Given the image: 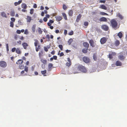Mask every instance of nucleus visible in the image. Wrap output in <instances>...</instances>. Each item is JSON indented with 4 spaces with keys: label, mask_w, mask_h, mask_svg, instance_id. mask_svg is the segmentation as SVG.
<instances>
[{
    "label": "nucleus",
    "mask_w": 127,
    "mask_h": 127,
    "mask_svg": "<svg viewBox=\"0 0 127 127\" xmlns=\"http://www.w3.org/2000/svg\"><path fill=\"white\" fill-rule=\"evenodd\" d=\"M74 73L75 74L78 73L79 70L84 73H86L87 71V70L86 68L81 65H79L77 68H74Z\"/></svg>",
    "instance_id": "nucleus-1"
},
{
    "label": "nucleus",
    "mask_w": 127,
    "mask_h": 127,
    "mask_svg": "<svg viewBox=\"0 0 127 127\" xmlns=\"http://www.w3.org/2000/svg\"><path fill=\"white\" fill-rule=\"evenodd\" d=\"M110 22L111 26L114 29L116 30L119 28L120 26L118 25L116 19H112L110 21Z\"/></svg>",
    "instance_id": "nucleus-2"
},
{
    "label": "nucleus",
    "mask_w": 127,
    "mask_h": 127,
    "mask_svg": "<svg viewBox=\"0 0 127 127\" xmlns=\"http://www.w3.org/2000/svg\"><path fill=\"white\" fill-rule=\"evenodd\" d=\"M118 57L120 60L123 61L126 58V56L125 54L122 53H120Z\"/></svg>",
    "instance_id": "nucleus-3"
},
{
    "label": "nucleus",
    "mask_w": 127,
    "mask_h": 127,
    "mask_svg": "<svg viewBox=\"0 0 127 127\" xmlns=\"http://www.w3.org/2000/svg\"><path fill=\"white\" fill-rule=\"evenodd\" d=\"M7 64L6 62L4 61H0V66L3 68H5L7 66Z\"/></svg>",
    "instance_id": "nucleus-4"
},
{
    "label": "nucleus",
    "mask_w": 127,
    "mask_h": 127,
    "mask_svg": "<svg viewBox=\"0 0 127 127\" xmlns=\"http://www.w3.org/2000/svg\"><path fill=\"white\" fill-rule=\"evenodd\" d=\"M83 61L86 63H88L90 62V60L89 58L86 57H84L82 58Z\"/></svg>",
    "instance_id": "nucleus-5"
},
{
    "label": "nucleus",
    "mask_w": 127,
    "mask_h": 127,
    "mask_svg": "<svg viewBox=\"0 0 127 127\" xmlns=\"http://www.w3.org/2000/svg\"><path fill=\"white\" fill-rule=\"evenodd\" d=\"M107 38L105 37H103L101 38L100 42L101 44H103L105 43L107 41Z\"/></svg>",
    "instance_id": "nucleus-6"
},
{
    "label": "nucleus",
    "mask_w": 127,
    "mask_h": 127,
    "mask_svg": "<svg viewBox=\"0 0 127 127\" xmlns=\"http://www.w3.org/2000/svg\"><path fill=\"white\" fill-rule=\"evenodd\" d=\"M101 28L102 29L105 31H107L109 29L108 27L105 25H102L101 26Z\"/></svg>",
    "instance_id": "nucleus-7"
},
{
    "label": "nucleus",
    "mask_w": 127,
    "mask_h": 127,
    "mask_svg": "<svg viewBox=\"0 0 127 127\" xmlns=\"http://www.w3.org/2000/svg\"><path fill=\"white\" fill-rule=\"evenodd\" d=\"M28 70V67L27 66H25V68L24 69V70H22L21 72V74H23L24 72V71H25L26 72H27Z\"/></svg>",
    "instance_id": "nucleus-8"
},
{
    "label": "nucleus",
    "mask_w": 127,
    "mask_h": 127,
    "mask_svg": "<svg viewBox=\"0 0 127 127\" xmlns=\"http://www.w3.org/2000/svg\"><path fill=\"white\" fill-rule=\"evenodd\" d=\"M89 42L91 46L92 47H95V45L93 40L92 39H91Z\"/></svg>",
    "instance_id": "nucleus-9"
},
{
    "label": "nucleus",
    "mask_w": 127,
    "mask_h": 127,
    "mask_svg": "<svg viewBox=\"0 0 127 127\" xmlns=\"http://www.w3.org/2000/svg\"><path fill=\"white\" fill-rule=\"evenodd\" d=\"M99 20L100 22H106L107 21L106 18L103 17L100 18Z\"/></svg>",
    "instance_id": "nucleus-10"
},
{
    "label": "nucleus",
    "mask_w": 127,
    "mask_h": 127,
    "mask_svg": "<svg viewBox=\"0 0 127 127\" xmlns=\"http://www.w3.org/2000/svg\"><path fill=\"white\" fill-rule=\"evenodd\" d=\"M55 18L56 19V20L57 21H61L62 19V17L59 16H55Z\"/></svg>",
    "instance_id": "nucleus-11"
},
{
    "label": "nucleus",
    "mask_w": 127,
    "mask_h": 127,
    "mask_svg": "<svg viewBox=\"0 0 127 127\" xmlns=\"http://www.w3.org/2000/svg\"><path fill=\"white\" fill-rule=\"evenodd\" d=\"M10 15L12 17L14 16L15 15V12L13 9H11L10 12Z\"/></svg>",
    "instance_id": "nucleus-12"
},
{
    "label": "nucleus",
    "mask_w": 127,
    "mask_h": 127,
    "mask_svg": "<svg viewBox=\"0 0 127 127\" xmlns=\"http://www.w3.org/2000/svg\"><path fill=\"white\" fill-rule=\"evenodd\" d=\"M23 61L21 59L19 60L16 62V64H17L19 65L22 64L23 63Z\"/></svg>",
    "instance_id": "nucleus-13"
},
{
    "label": "nucleus",
    "mask_w": 127,
    "mask_h": 127,
    "mask_svg": "<svg viewBox=\"0 0 127 127\" xmlns=\"http://www.w3.org/2000/svg\"><path fill=\"white\" fill-rule=\"evenodd\" d=\"M115 64L116 66H121L122 65V64L121 62L119 61H117L116 63Z\"/></svg>",
    "instance_id": "nucleus-14"
},
{
    "label": "nucleus",
    "mask_w": 127,
    "mask_h": 127,
    "mask_svg": "<svg viewBox=\"0 0 127 127\" xmlns=\"http://www.w3.org/2000/svg\"><path fill=\"white\" fill-rule=\"evenodd\" d=\"M117 16L121 20H123L124 19L123 16L120 13H118L117 14Z\"/></svg>",
    "instance_id": "nucleus-15"
},
{
    "label": "nucleus",
    "mask_w": 127,
    "mask_h": 127,
    "mask_svg": "<svg viewBox=\"0 0 127 127\" xmlns=\"http://www.w3.org/2000/svg\"><path fill=\"white\" fill-rule=\"evenodd\" d=\"M83 45L84 47L87 48H88L89 47V44L87 42H84L83 43Z\"/></svg>",
    "instance_id": "nucleus-16"
},
{
    "label": "nucleus",
    "mask_w": 127,
    "mask_h": 127,
    "mask_svg": "<svg viewBox=\"0 0 127 127\" xmlns=\"http://www.w3.org/2000/svg\"><path fill=\"white\" fill-rule=\"evenodd\" d=\"M73 13V11L72 10H69L68 12V14L70 16H72Z\"/></svg>",
    "instance_id": "nucleus-17"
},
{
    "label": "nucleus",
    "mask_w": 127,
    "mask_h": 127,
    "mask_svg": "<svg viewBox=\"0 0 127 127\" xmlns=\"http://www.w3.org/2000/svg\"><path fill=\"white\" fill-rule=\"evenodd\" d=\"M81 15L80 14H79L77 16L76 19V21L77 22H78L79 21L81 17Z\"/></svg>",
    "instance_id": "nucleus-18"
},
{
    "label": "nucleus",
    "mask_w": 127,
    "mask_h": 127,
    "mask_svg": "<svg viewBox=\"0 0 127 127\" xmlns=\"http://www.w3.org/2000/svg\"><path fill=\"white\" fill-rule=\"evenodd\" d=\"M36 25L34 24L32 26V30L33 31V33L35 32L36 30Z\"/></svg>",
    "instance_id": "nucleus-19"
},
{
    "label": "nucleus",
    "mask_w": 127,
    "mask_h": 127,
    "mask_svg": "<svg viewBox=\"0 0 127 127\" xmlns=\"http://www.w3.org/2000/svg\"><path fill=\"white\" fill-rule=\"evenodd\" d=\"M99 8L105 10H106L107 9V7L105 5H101Z\"/></svg>",
    "instance_id": "nucleus-20"
},
{
    "label": "nucleus",
    "mask_w": 127,
    "mask_h": 127,
    "mask_svg": "<svg viewBox=\"0 0 127 127\" xmlns=\"http://www.w3.org/2000/svg\"><path fill=\"white\" fill-rule=\"evenodd\" d=\"M22 45L24 47V48L25 49H27V47L28 46V44L26 43H23L22 44Z\"/></svg>",
    "instance_id": "nucleus-21"
},
{
    "label": "nucleus",
    "mask_w": 127,
    "mask_h": 127,
    "mask_svg": "<svg viewBox=\"0 0 127 127\" xmlns=\"http://www.w3.org/2000/svg\"><path fill=\"white\" fill-rule=\"evenodd\" d=\"M54 21L51 20H50L49 21V22L47 23V25L48 26H50L51 25V24L53 23Z\"/></svg>",
    "instance_id": "nucleus-22"
},
{
    "label": "nucleus",
    "mask_w": 127,
    "mask_h": 127,
    "mask_svg": "<svg viewBox=\"0 0 127 127\" xmlns=\"http://www.w3.org/2000/svg\"><path fill=\"white\" fill-rule=\"evenodd\" d=\"M26 19L27 20V22H30L32 20V18L30 16H27Z\"/></svg>",
    "instance_id": "nucleus-23"
},
{
    "label": "nucleus",
    "mask_w": 127,
    "mask_h": 127,
    "mask_svg": "<svg viewBox=\"0 0 127 127\" xmlns=\"http://www.w3.org/2000/svg\"><path fill=\"white\" fill-rule=\"evenodd\" d=\"M120 44V42L118 40H116L115 42V45L116 46H118Z\"/></svg>",
    "instance_id": "nucleus-24"
},
{
    "label": "nucleus",
    "mask_w": 127,
    "mask_h": 127,
    "mask_svg": "<svg viewBox=\"0 0 127 127\" xmlns=\"http://www.w3.org/2000/svg\"><path fill=\"white\" fill-rule=\"evenodd\" d=\"M22 0H19L18 2H15L14 3V4L15 6H16L18 5L19 4L22 2Z\"/></svg>",
    "instance_id": "nucleus-25"
},
{
    "label": "nucleus",
    "mask_w": 127,
    "mask_h": 127,
    "mask_svg": "<svg viewBox=\"0 0 127 127\" xmlns=\"http://www.w3.org/2000/svg\"><path fill=\"white\" fill-rule=\"evenodd\" d=\"M21 6L22 8L24 9H26L27 7L26 4L25 3H22V4Z\"/></svg>",
    "instance_id": "nucleus-26"
},
{
    "label": "nucleus",
    "mask_w": 127,
    "mask_h": 127,
    "mask_svg": "<svg viewBox=\"0 0 127 127\" xmlns=\"http://www.w3.org/2000/svg\"><path fill=\"white\" fill-rule=\"evenodd\" d=\"M16 52L18 54H20L21 53V52L18 48H17L16 49Z\"/></svg>",
    "instance_id": "nucleus-27"
},
{
    "label": "nucleus",
    "mask_w": 127,
    "mask_h": 127,
    "mask_svg": "<svg viewBox=\"0 0 127 127\" xmlns=\"http://www.w3.org/2000/svg\"><path fill=\"white\" fill-rule=\"evenodd\" d=\"M117 35L119 37L121 38L123 36V34L122 32H120Z\"/></svg>",
    "instance_id": "nucleus-28"
},
{
    "label": "nucleus",
    "mask_w": 127,
    "mask_h": 127,
    "mask_svg": "<svg viewBox=\"0 0 127 127\" xmlns=\"http://www.w3.org/2000/svg\"><path fill=\"white\" fill-rule=\"evenodd\" d=\"M62 15L64 17V19L65 20H67V17L65 13H62Z\"/></svg>",
    "instance_id": "nucleus-29"
},
{
    "label": "nucleus",
    "mask_w": 127,
    "mask_h": 127,
    "mask_svg": "<svg viewBox=\"0 0 127 127\" xmlns=\"http://www.w3.org/2000/svg\"><path fill=\"white\" fill-rule=\"evenodd\" d=\"M34 41H35L34 42V45L35 47H37L38 43V41L37 39H35Z\"/></svg>",
    "instance_id": "nucleus-30"
},
{
    "label": "nucleus",
    "mask_w": 127,
    "mask_h": 127,
    "mask_svg": "<svg viewBox=\"0 0 127 127\" xmlns=\"http://www.w3.org/2000/svg\"><path fill=\"white\" fill-rule=\"evenodd\" d=\"M41 47L40 45H38V47H35V50L36 52H38L39 50L40 49Z\"/></svg>",
    "instance_id": "nucleus-31"
},
{
    "label": "nucleus",
    "mask_w": 127,
    "mask_h": 127,
    "mask_svg": "<svg viewBox=\"0 0 127 127\" xmlns=\"http://www.w3.org/2000/svg\"><path fill=\"white\" fill-rule=\"evenodd\" d=\"M19 67L20 69H23L24 68V67L25 68V67H24V65H22L21 64L19 65Z\"/></svg>",
    "instance_id": "nucleus-32"
},
{
    "label": "nucleus",
    "mask_w": 127,
    "mask_h": 127,
    "mask_svg": "<svg viewBox=\"0 0 127 127\" xmlns=\"http://www.w3.org/2000/svg\"><path fill=\"white\" fill-rule=\"evenodd\" d=\"M2 16L3 17L7 18V16L5 13L4 12H2L1 13Z\"/></svg>",
    "instance_id": "nucleus-33"
},
{
    "label": "nucleus",
    "mask_w": 127,
    "mask_h": 127,
    "mask_svg": "<svg viewBox=\"0 0 127 127\" xmlns=\"http://www.w3.org/2000/svg\"><path fill=\"white\" fill-rule=\"evenodd\" d=\"M88 49L87 48L86 49H83L82 50V51L84 53H86L88 52Z\"/></svg>",
    "instance_id": "nucleus-34"
},
{
    "label": "nucleus",
    "mask_w": 127,
    "mask_h": 127,
    "mask_svg": "<svg viewBox=\"0 0 127 127\" xmlns=\"http://www.w3.org/2000/svg\"><path fill=\"white\" fill-rule=\"evenodd\" d=\"M41 61L44 64H46L47 62V61L46 60H44L42 59L41 60Z\"/></svg>",
    "instance_id": "nucleus-35"
},
{
    "label": "nucleus",
    "mask_w": 127,
    "mask_h": 127,
    "mask_svg": "<svg viewBox=\"0 0 127 127\" xmlns=\"http://www.w3.org/2000/svg\"><path fill=\"white\" fill-rule=\"evenodd\" d=\"M73 39L72 38L70 39L68 41L69 45H70L73 41Z\"/></svg>",
    "instance_id": "nucleus-36"
},
{
    "label": "nucleus",
    "mask_w": 127,
    "mask_h": 127,
    "mask_svg": "<svg viewBox=\"0 0 127 127\" xmlns=\"http://www.w3.org/2000/svg\"><path fill=\"white\" fill-rule=\"evenodd\" d=\"M71 63H72L67 62L66 64V65L67 66L69 67L71 65Z\"/></svg>",
    "instance_id": "nucleus-37"
},
{
    "label": "nucleus",
    "mask_w": 127,
    "mask_h": 127,
    "mask_svg": "<svg viewBox=\"0 0 127 127\" xmlns=\"http://www.w3.org/2000/svg\"><path fill=\"white\" fill-rule=\"evenodd\" d=\"M100 14L101 15H108L107 14L103 12H100Z\"/></svg>",
    "instance_id": "nucleus-38"
},
{
    "label": "nucleus",
    "mask_w": 127,
    "mask_h": 127,
    "mask_svg": "<svg viewBox=\"0 0 127 127\" xmlns=\"http://www.w3.org/2000/svg\"><path fill=\"white\" fill-rule=\"evenodd\" d=\"M43 54V52L42 51H41L40 52H39V57H41Z\"/></svg>",
    "instance_id": "nucleus-39"
},
{
    "label": "nucleus",
    "mask_w": 127,
    "mask_h": 127,
    "mask_svg": "<svg viewBox=\"0 0 127 127\" xmlns=\"http://www.w3.org/2000/svg\"><path fill=\"white\" fill-rule=\"evenodd\" d=\"M38 32L40 34H41L42 32V31L41 30V29L40 28H38Z\"/></svg>",
    "instance_id": "nucleus-40"
},
{
    "label": "nucleus",
    "mask_w": 127,
    "mask_h": 127,
    "mask_svg": "<svg viewBox=\"0 0 127 127\" xmlns=\"http://www.w3.org/2000/svg\"><path fill=\"white\" fill-rule=\"evenodd\" d=\"M53 64L52 63H50L48 64V67L49 68H50L53 67Z\"/></svg>",
    "instance_id": "nucleus-41"
},
{
    "label": "nucleus",
    "mask_w": 127,
    "mask_h": 127,
    "mask_svg": "<svg viewBox=\"0 0 127 127\" xmlns=\"http://www.w3.org/2000/svg\"><path fill=\"white\" fill-rule=\"evenodd\" d=\"M93 58L94 59L95 61H96L97 60V56H96V55L95 54H94L93 56Z\"/></svg>",
    "instance_id": "nucleus-42"
},
{
    "label": "nucleus",
    "mask_w": 127,
    "mask_h": 127,
    "mask_svg": "<svg viewBox=\"0 0 127 127\" xmlns=\"http://www.w3.org/2000/svg\"><path fill=\"white\" fill-rule=\"evenodd\" d=\"M63 9L64 10H66L67 9V7L64 4L63 5Z\"/></svg>",
    "instance_id": "nucleus-43"
},
{
    "label": "nucleus",
    "mask_w": 127,
    "mask_h": 127,
    "mask_svg": "<svg viewBox=\"0 0 127 127\" xmlns=\"http://www.w3.org/2000/svg\"><path fill=\"white\" fill-rule=\"evenodd\" d=\"M46 70H45L44 71H41V73L42 74H44L46 73Z\"/></svg>",
    "instance_id": "nucleus-44"
},
{
    "label": "nucleus",
    "mask_w": 127,
    "mask_h": 127,
    "mask_svg": "<svg viewBox=\"0 0 127 127\" xmlns=\"http://www.w3.org/2000/svg\"><path fill=\"white\" fill-rule=\"evenodd\" d=\"M14 25V23L12 21H10V26L13 28V27Z\"/></svg>",
    "instance_id": "nucleus-45"
},
{
    "label": "nucleus",
    "mask_w": 127,
    "mask_h": 127,
    "mask_svg": "<svg viewBox=\"0 0 127 127\" xmlns=\"http://www.w3.org/2000/svg\"><path fill=\"white\" fill-rule=\"evenodd\" d=\"M33 11H34V9H31L30 10V14H32L33 13Z\"/></svg>",
    "instance_id": "nucleus-46"
},
{
    "label": "nucleus",
    "mask_w": 127,
    "mask_h": 127,
    "mask_svg": "<svg viewBox=\"0 0 127 127\" xmlns=\"http://www.w3.org/2000/svg\"><path fill=\"white\" fill-rule=\"evenodd\" d=\"M6 50L7 51H8L9 50L8 45V44H6Z\"/></svg>",
    "instance_id": "nucleus-47"
},
{
    "label": "nucleus",
    "mask_w": 127,
    "mask_h": 127,
    "mask_svg": "<svg viewBox=\"0 0 127 127\" xmlns=\"http://www.w3.org/2000/svg\"><path fill=\"white\" fill-rule=\"evenodd\" d=\"M29 33V32L27 29H26L25 30L24 33L26 34H28Z\"/></svg>",
    "instance_id": "nucleus-48"
},
{
    "label": "nucleus",
    "mask_w": 127,
    "mask_h": 127,
    "mask_svg": "<svg viewBox=\"0 0 127 127\" xmlns=\"http://www.w3.org/2000/svg\"><path fill=\"white\" fill-rule=\"evenodd\" d=\"M73 34V31H71L70 32L68 33V34L69 35H72Z\"/></svg>",
    "instance_id": "nucleus-49"
},
{
    "label": "nucleus",
    "mask_w": 127,
    "mask_h": 127,
    "mask_svg": "<svg viewBox=\"0 0 127 127\" xmlns=\"http://www.w3.org/2000/svg\"><path fill=\"white\" fill-rule=\"evenodd\" d=\"M59 47L60 48V50H63V46L62 45H59Z\"/></svg>",
    "instance_id": "nucleus-50"
},
{
    "label": "nucleus",
    "mask_w": 127,
    "mask_h": 127,
    "mask_svg": "<svg viewBox=\"0 0 127 127\" xmlns=\"http://www.w3.org/2000/svg\"><path fill=\"white\" fill-rule=\"evenodd\" d=\"M16 49L15 47L12 48L11 49V51L12 52H14L16 50Z\"/></svg>",
    "instance_id": "nucleus-51"
},
{
    "label": "nucleus",
    "mask_w": 127,
    "mask_h": 127,
    "mask_svg": "<svg viewBox=\"0 0 127 127\" xmlns=\"http://www.w3.org/2000/svg\"><path fill=\"white\" fill-rule=\"evenodd\" d=\"M46 38H47L48 39V40H50V36L49 34H47L46 36Z\"/></svg>",
    "instance_id": "nucleus-52"
},
{
    "label": "nucleus",
    "mask_w": 127,
    "mask_h": 127,
    "mask_svg": "<svg viewBox=\"0 0 127 127\" xmlns=\"http://www.w3.org/2000/svg\"><path fill=\"white\" fill-rule=\"evenodd\" d=\"M11 21L13 22H14L15 21V19L13 17H12L11 18Z\"/></svg>",
    "instance_id": "nucleus-53"
},
{
    "label": "nucleus",
    "mask_w": 127,
    "mask_h": 127,
    "mask_svg": "<svg viewBox=\"0 0 127 127\" xmlns=\"http://www.w3.org/2000/svg\"><path fill=\"white\" fill-rule=\"evenodd\" d=\"M84 24L85 26H87L88 25L89 23L87 22H84Z\"/></svg>",
    "instance_id": "nucleus-54"
},
{
    "label": "nucleus",
    "mask_w": 127,
    "mask_h": 127,
    "mask_svg": "<svg viewBox=\"0 0 127 127\" xmlns=\"http://www.w3.org/2000/svg\"><path fill=\"white\" fill-rule=\"evenodd\" d=\"M109 58L110 59H112L113 58V56L111 54H109Z\"/></svg>",
    "instance_id": "nucleus-55"
},
{
    "label": "nucleus",
    "mask_w": 127,
    "mask_h": 127,
    "mask_svg": "<svg viewBox=\"0 0 127 127\" xmlns=\"http://www.w3.org/2000/svg\"><path fill=\"white\" fill-rule=\"evenodd\" d=\"M43 21L45 22H46L47 20V19L46 17H44L43 19Z\"/></svg>",
    "instance_id": "nucleus-56"
},
{
    "label": "nucleus",
    "mask_w": 127,
    "mask_h": 127,
    "mask_svg": "<svg viewBox=\"0 0 127 127\" xmlns=\"http://www.w3.org/2000/svg\"><path fill=\"white\" fill-rule=\"evenodd\" d=\"M106 0H99V1L100 2V3H104L105 2Z\"/></svg>",
    "instance_id": "nucleus-57"
},
{
    "label": "nucleus",
    "mask_w": 127,
    "mask_h": 127,
    "mask_svg": "<svg viewBox=\"0 0 127 127\" xmlns=\"http://www.w3.org/2000/svg\"><path fill=\"white\" fill-rule=\"evenodd\" d=\"M67 33V31L66 30H64V34L65 35H66Z\"/></svg>",
    "instance_id": "nucleus-58"
},
{
    "label": "nucleus",
    "mask_w": 127,
    "mask_h": 127,
    "mask_svg": "<svg viewBox=\"0 0 127 127\" xmlns=\"http://www.w3.org/2000/svg\"><path fill=\"white\" fill-rule=\"evenodd\" d=\"M55 51H54V50H53L52 51L51 53L53 55H54L55 54Z\"/></svg>",
    "instance_id": "nucleus-59"
},
{
    "label": "nucleus",
    "mask_w": 127,
    "mask_h": 127,
    "mask_svg": "<svg viewBox=\"0 0 127 127\" xmlns=\"http://www.w3.org/2000/svg\"><path fill=\"white\" fill-rule=\"evenodd\" d=\"M53 58L55 60H57V57L56 56H53Z\"/></svg>",
    "instance_id": "nucleus-60"
},
{
    "label": "nucleus",
    "mask_w": 127,
    "mask_h": 127,
    "mask_svg": "<svg viewBox=\"0 0 127 127\" xmlns=\"http://www.w3.org/2000/svg\"><path fill=\"white\" fill-rule=\"evenodd\" d=\"M67 60L68 62L71 63V60L69 58H67Z\"/></svg>",
    "instance_id": "nucleus-61"
},
{
    "label": "nucleus",
    "mask_w": 127,
    "mask_h": 127,
    "mask_svg": "<svg viewBox=\"0 0 127 127\" xmlns=\"http://www.w3.org/2000/svg\"><path fill=\"white\" fill-rule=\"evenodd\" d=\"M18 38V36L17 35H15L14 36V38L16 40H17Z\"/></svg>",
    "instance_id": "nucleus-62"
},
{
    "label": "nucleus",
    "mask_w": 127,
    "mask_h": 127,
    "mask_svg": "<svg viewBox=\"0 0 127 127\" xmlns=\"http://www.w3.org/2000/svg\"><path fill=\"white\" fill-rule=\"evenodd\" d=\"M112 56H115L116 55V53L115 52H112L111 54Z\"/></svg>",
    "instance_id": "nucleus-63"
},
{
    "label": "nucleus",
    "mask_w": 127,
    "mask_h": 127,
    "mask_svg": "<svg viewBox=\"0 0 127 127\" xmlns=\"http://www.w3.org/2000/svg\"><path fill=\"white\" fill-rule=\"evenodd\" d=\"M16 32L17 33L19 34H20L21 33L20 31L19 30H17Z\"/></svg>",
    "instance_id": "nucleus-64"
}]
</instances>
